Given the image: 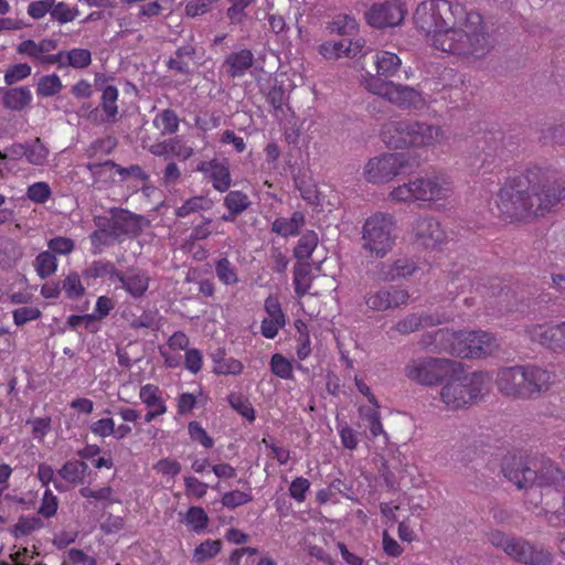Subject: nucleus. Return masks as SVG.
Masks as SVG:
<instances>
[{
    "label": "nucleus",
    "instance_id": "f257e3e1",
    "mask_svg": "<svg viewBox=\"0 0 565 565\" xmlns=\"http://www.w3.org/2000/svg\"><path fill=\"white\" fill-rule=\"evenodd\" d=\"M413 20L416 30L444 53L480 58L491 46L482 15L457 0H424L417 4Z\"/></svg>",
    "mask_w": 565,
    "mask_h": 565
},
{
    "label": "nucleus",
    "instance_id": "f03ea898",
    "mask_svg": "<svg viewBox=\"0 0 565 565\" xmlns=\"http://www.w3.org/2000/svg\"><path fill=\"white\" fill-rule=\"evenodd\" d=\"M565 198V188L548 170L532 167L510 178L497 194L499 215L504 221H527L543 216Z\"/></svg>",
    "mask_w": 565,
    "mask_h": 565
},
{
    "label": "nucleus",
    "instance_id": "7ed1b4c3",
    "mask_svg": "<svg viewBox=\"0 0 565 565\" xmlns=\"http://www.w3.org/2000/svg\"><path fill=\"white\" fill-rule=\"evenodd\" d=\"M502 473L519 489L525 490L526 509L541 507L548 523L558 526L565 522V472L552 460L542 462L539 470L530 468L521 456L509 455L503 459Z\"/></svg>",
    "mask_w": 565,
    "mask_h": 565
},
{
    "label": "nucleus",
    "instance_id": "20e7f679",
    "mask_svg": "<svg viewBox=\"0 0 565 565\" xmlns=\"http://www.w3.org/2000/svg\"><path fill=\"white\" fill-rule=\"evenodd\" d=\"M380 136L391 149H434L448 141L443 127L407 118L384 124Z\"/></svg>",
    "mask_w": 565,
    "mask_h": 565
},
{
    "label": "nucleus",
    "instance_id": "39448f33",
    "mask_svg": "<svg viewBox=\"0 0 565 565\" xmlns=\"http://www.w3.org/2000/svg\"><path fill=\"white\" fill-rule=\"evenodd\" d=\"M423 343L425 345L434 343L436 348L462 359L486 356L499 348L495 337L489 332L454 331L450 329H439L425 334Z\"/></svg>",
    "mask_w": 565,
    "mask_h": 565
},
{
    "label": "nucleus",
    "instance_id": "423d86ee",
    "mask_svg": "<svg viewBox=\"0 0 565 565\" xmlns=\"http://www.w3.org/2000/svg\"><path fill=\"white\" fill-rule=\"evenodd\" d=\"M451 182L444 173L416 177L399 184L390 192L388 199L395 203L423 205L446 200L451 193Z\"/></svg>",
    "mask_w": 565,
    "mask_h": 565
},
{
    "label": "nucleus",
    "instance_id": "0eeeda50",
    "mask_svg": "<svg viewBox=\"0 0 565 565\" xmlns=\"http://www.w3.org/2000/svg\"><path fill=\"white\" fill-rule=\"evenodd\" d=\"M446 381L439 392L440 401L447 409L457 411L477 403L490 377L484 372L463 374L462 371Z\"/></svg>",
    "mask_w": 565,
    "mask_h": 565
},
{
    "label": "nucleus",
    "instance_id": "6e6552de",
    "mask_svg": "<svg viewBox=\"0 0 565 565\" xmlns=\"http://www.w3.org/2000/svg\"><path fill=\"white\" fill-rule=\"evenodd\" d=\"M396 227L397 222L393 214L373 213L362 225V248L371 256L384 258L395 246Z\"/></svg>",
    "mask_w": 565,
    "mask_h": 565
},
{
    "label": "nucleus",
    "instance_id": "1a4fd4ad",
    "mask_svg": "<svg viewBox=\"0 0 565 565\" xmlns=\"http://www.w3.org/2000/svg\"><path fill=\"white\" fill-rule=\"evenodd\" d=\"M489 541L516 563L523 565H552L553 563L554 557L550 550L522 537L509 536L494 530L489 533Z\"/></svg>",
    "mask_w": 565,
    "mask_h": 565
},
{
    "label": "nucleus",
    "instance_id": "9d476101",
    "mask_svg": "<svg viewBox=\"0 0 565 565\" xmlns=\"http://www.w3.org/2000/svg\"><path fill=\"white\" fill-rule=\"evenodd\" d=\"M461 372V362L434 356L413 359L405 366L406 376L425 386L437 385Z\"/></svg>",
    "mask_w": 565,
    "mask_h": 565
},
{
    "label": "nucleus",
    "instance_id": "9b49d317",
    "mask_svg": "<svg viewBox=\"0 0 565 565\" xmlns=\"http://www.w3.org/2000/svg\"><path fill=\"white\" fill-rule=\"evenodd\" d=\"M364 86L370 93L385 98L401 109L422 110L426 106L423 94L407 85L394 84L376 76H370L365 78Z\"/></svg>",
    "mask_w": 565,
    "mask_h": 565
},
{
    "label": "nucleus",
    "instance_id": "f8f14e48",
    "mask_svg": "<svg viewBox=\"0 0 565 565\" xmlns=\"http://www.w3.org/2000/svg\"><path fill=\"white\" fill-rule=\"evenodd\" d=\"M409 154L403 152H387L371 158L364 167V177L373 184L388 183L409 168Z\"/></svg>",
    "mask_w": 565,
    "mask_h": 565
},
{
    "label": "nucleus",
    "instance_id": "ddd939ff",
    "mask_svg": "<svg viewBox=\"0 0 565 565\" xmlns=\"http://www.w3.org/2000/svg\"><path fill=\"white\" fill-rule=\"evenodd\" d=\"M524 332L531 342L540 344L553 353L565 354V320L534 323L527 326Z\"/></svg>",
    "mask_w": 565,
    "mask_h": 565
},
{
    "label": "nucleus",
    "instance_id": "4468645a",
    "mask_svg": "<svg viewBox=\"0 0 565 565\" xmlns=\"http://www.w3.org/2000/svg\"><path fill=\"white\" fill-rule=\"evenodd\" d=\"M407 9L402 0H390L383 3L373 4L366 12V22L374 28L383 29L401 24Z\"/></svg>",
    "mask_w": 565,
    "mask_h": 565
},
{
    "label": "nucleus",
    "instance_id": "2eb2a0df",
    "mask_svg": "<svg viewBox=\"0 0 565 565\" xmlns=\"http://www.w3.org/2000/svg\"><path fill=\"white\" fill-rule=\"evenodd\" d=\"M409 294L406 289L397 286H383L370 290L364 296L366 307L373 311H386L399 308L408 302Z\"/></svg>",
    "mask_w": 565,
    "mask_h": 565
},
{
    "label": "nucleus",
    "instance_id": "dca6fc26",
    "mask_svg": "<svg viewBox=\"0 0 565 565\" xmlns=\"http://www.w3.org/2000/svg\"><path fill=\"white\" fill-rule=\"evenodd\" d=\"M415 241L425 248H438L447 242V233L433 216H419L413 224Z\"/></svg>",
    "mask_w": 565,
    "mask_h": 565
},
{
    "label": "nucleus",
    "instance_id": "f3484780",
    "mask_svg": "<svg viewBox=\"0 0 565 565\" xmlns=\"http://www.w3.org/2000/svg\"><path fill=\"white\" fill-rule=\"evenodd\" d=\"M196 170L201 172L217 192H227L232 185V175L226 160L211 159L201 161Z\"/></svg>",
    "mask_w": 565,
    "mask_h": 565
},
{
    "label": "nucleus",
    "instance_id": "a211bd4d",
    "mask_svg": "<svg viewBox=\"0 0 565 565\" xmlns=\"http://www.w3.org/2000/svg\"><path fill=\"white\" fill-rule=\"evenodd\" d=\"M498 390L505 396L526 398L523 366L502 367L497 374Z\"/></svg>",
    "mask_w": 565,
    "mask_h": 565
},
{
    "label": "nucleus",
    "instance_id": "6ab92c4d",
    "mask_svg": "<svg viewBox=\"0 0 565 565\" xmlns=\"http://www.w3.org/2000/svg\"><path fill=\"white\" fill-rule=\"evenodd\" d=\"M452 313H409L403 319H399L393 327V330L401 334H409L424 327L438 326L449 322L452 319Z\"/></svg>",
    "mask_w": 565,
    "mask_h": 565
},
{
    "label": "nucleus",
    "instance_id": "aec40b11",
    "mask_svg": "<svg viewBox=\"0 0 565 565\" xmlns=\"http://www.w3.org/2000/svg\"><path fill=\"white\" fill-rule=\"evenodd\" d=\"M139 398L148 409L145 414V423H151L168 412L163 393L156 384L148 383L140 386Z\"/></svg>",
    "mask_w": 565,
    "mask_h": 565
},
{
    "label": "nucleus",
    "instance_id": "412c9836",
    "mask_svg": "<svg viewBox=\"0 0 565 565\" xmlns=\"http://www.w3.org/2000/svg\"><path fill=\"white\" fill-rule=\"evenodd\" d=\"M364 44L363 39L327 41L318 46V52L326 60L353 58L362 53Z\"/></svg>",
    "mask_w": 565,
    "mask_h": 565
},
{
    "label": "nucleus",
    "instance_id": "4be33fe9",
    "mask_svg": "<svg viewBox=\"0 0 565 565\" xmlns=\"http://www.w3.org/2000/svg\"><path fill=\"white\" fill-rule=\"evenodd\" d=\"M116 281L120 282V288L130 297L139 299L145 296L149 288L150 276L143 269L131 267L125 273L119 271Z\"/></svg>",
    "mask_w": 565,
    "mask_h": 565
},
{
    "label": "nucleus",
    "instance_id": "5701e85b",
    "mask_svg": "<svg viewBox=\"0 0 565 565\" xmlns=\"http://www.w3.org/2000/svg\"><path fill=\"white\" fill-rule=\"evenodd\" d=\"M525 381L526 397L545 392L554 381L555 374L537 365H522Z\"/></svg>",
    "mask_w": 565,
    "mask_h": 565
},
{
    "label": "nucleus",
    "instance_id": "b1692460",
    "mask_svg": "<svg viewBox=\"0 0 565 565\" xmlns=\"http://www.w3.org/2000/svg\"><path fill=\"white\" fill-rule=\"evenodd\" d=\"M140 231V217L127 210L119 209L111 212L108 222V234L115 237L136 235Z\"/></svg>",
    "mask_w": 565,
    "mask_h": 565
},
{
    "label": "nucleus",
    "instance_id": "393cba45",
    "mask_svg": "<svg viewBox=\"0 0 565 565\" xmlns=\"http://www.w3.org/2000/svg\"><path fill=\"white\" fill-rule=\"evenodd\" d=\"M223 205L226 207L228 213L223 214L221 216V220L225 222H234L239 214H242L249 207L250 200L245 192L234 190L228 191L227 194L224 196Z\"/></svg>",
    "mask_w": 565,
    "mask_h": 565
},
{
    "label": "nucleus",
    "instance_id": "a878e982",
    "mask_svg": "<svg viewBox=\"0 0 565 565\" xmlns=\"http://www.w3.org/2000/svg\"><path fill=\"white\" fill-rule=\"evenodd\" d=\"M253 52L248 49H242L227 55L224 65L227 67L230 77L235 78L243 76L253 66Z\"/></svg>",
    "mask_w": 565,
    "mask_h": 565
},
{
    "label": "nucleus",
    "instance_id": "bb28decb",
    "mask_svg": "<svg viewBox=\"0 0 565 565\" xmlns=\"http://www.w3.org/2000/svg\"><path fill=\"white\" fill-rule=\"evenodd\" d=\"M380 403L375 405H361L358 408V413L360 418L366 424L370 429L371 436L376 438L379 436H383L385 440L388 439V434L385 431L382 420H381V412H380Z\"/></svg>",
    "mask_w": 565,
    "mask_h": 565
},
{
    "label": "nucleus",
    "instance_id": "cd10ccee",
    "mask_svg": "<svg viewBox=\"0 0 565 565\" xmlns=\"http://www.w3.org/2000/svg\"><path fill=\"white\" fill-rule=\"evenodd\" d=\"M223 234L224 231L220 228V222L211 217H203L202 221L194 225L190 235L188 236L184 248L192 250L196 242L207 239L212 234Z\"/></svg>",
    "mask_w": 565,
    "mask_h": 565
},
{
    "label": "nucleus",
    "instance_id": "c85d7f7f",
    "mask_svg": "<svg viewBox=\"0 0 565 565\" xmlns=\"http://www.w3.org/2000/svg\"><path fill=\"white\" fill-rule=\"evenodd\" d=\"M57 42L53 39H43L40 42H35L33 40H25L17 46V52L19 54L26 55L33 58L40 64L42 57L46 55L44 53L55 50Z\"/></svg>",
    "mask_w": 565,
    "mask_h": 565
},
{
    "label": "nucleus",
    "instance_id": "c756f323",
    "mask_svg": "<svg viewBox=\"0 0 565 565\" xmlns=\"http://www.w3.org/2000/svg\"><path fill=\"white\" fill-rule=\"evenodd\" d=\"M305 222V214L295 211L290 217H277L271 224V231L282 237L296 236Z\"/></svg>",
    "mask_w": 565,
    "mask_h": 565
},
{
    "label": "nucleus",
    "instance_id": "7c9ffc66",
    "mask_svg": "<svg viewBox=\"0 0 565 565\" xmlns=\"http://www.w3.org/2000/svg\"><path fill=\"white\" fill-rule=\"evenodd\" d=\"M2 90V104L7 109L21 111L32 102V93L29 87L21 86Z\"/></svg>",
    "mask_w": 565,
    "mask_h": 565
},
{
    "label": "nucleus",
    "instance_id": "2f4dec72",
    "mask_svg": "<svg viewBox=\"0 0 565 565\" xmlns=\"http://www.w3.org/2000/svg\"><path fill=\"white\" fill-rule=\"evenodd\" d=\"M88 466L83 460H67L57 471L58 476L68 483L82 484Z\"/></svg>",
    "mask_w": 565,
    "mask_h": 565
},
{
    "label": "nucleus",
    "instance_id": "473e14b6",
    "mask_svg": "<svg viewBox=\"0 0 565 565\" xmlns=\"http://www.w3.org/2000/svg\"><path fill=\"white\" fill-rule=\"evenodd\" d=\"M374 63L377 75L392 77L398 72L402 62L397 54L380 51L375 55Z\"/></svg>",
    "mask_w": 565,
    "mask_h": 565
},
{
    "label": "nucleus",
    "instance_id": "72a5a7b5",
    "mask_svg": "<svg viewBox=\"0 0 565 565\" xmlns=\"http://www.w3.org/2000/svg\"><path fill=\"white\" fill-rule=\"evenodd\" d=\"M181 522H183L190 531L194 533H202L206 530L209 524V515L201 507H190L185 513L180 514Z\"/></svg>",
    "mask_w": 565,
    "mask_h": 565
},
{
    "label": "nucleus",
    "instance_id": "f704fd0d",
    "mask_svg": "<svg viewBox=\"0 0 565 565\" xmlns=\"http://www.w3.org/2000/svg\"><path fill=\"white\" fill-rule=\"evenodd\" d=\"M213 202L205 195H194L186 199L180 206L174 210V215L179 218H185L191 214L207 211L212 207Z\"/></svg>",
    "mask_w": 565,
    "mask_h": 565
},
{
    "label": "nucleus",
    "instance_id": "c9c22d12",
    "mask_svg": "<svg viewBox=\"0 0 565 565\" xmlns=\"http://www.w3.org/2000/svg\"><path fill=\"white\" fill-rule=\"evenodd\" d=\"M319 243L318 234L312 231H306L302 233L294 248V256L299 260H307L312 256V253L317 248Z\"/></svg>",
    "mask_w": 565,
    "mask_h": 565
},
{
    "label": "nucleus",
    "instance_id": "e433bc0d",
    "mask_svg": "<svg viewBox=\"0 0 565 565\" xmlns=\"http://www.w3.org/2000/svg\"><path fill=\"white\" fill-rule=\"evenodd\" d=\"M119 92L116 86L108 85L103 89L99 107L106 115V120L115 122L118 115V100Z\"/></svg>",
    "mask_w": 565,
    "mask_h": 565
},
{
    "label": "nucleus",
    "instance_id": "4c0bfd02",
    "mask_svg": "<svg viewBox=\"0 0 565 565\" xmlns=\"http://www.w3.org/2000/svg\"><path fill=\"white\" fill-rule=\"evenodd\" d=\"M207 395L201 388L193 393H181L177 397V413L180 416L189 415L199 403H205Z\"/></svg>",
    "mask_w": 565,
    "mask_h": 565
},
{
    "label": "nucleus",
    "instance_id": "58836bf2",
    "mask_svg": "<svg viewBox=\"0 0 565 565\" xmlns=\"http://www.w3.org/2000/svg\"><path fill=\"white\" fill-rule=\"evenodd\" d=\"M214 367L213 372L216 375H241L244 370V364L233 356L226 358L224 353L216 355L213 359Z\"/></svg>",
    "mask_w": 565,
    "mask_h": 565
},
{
    "label": "nucleus",
    "instance_id": "ea45409f",
    "mask_svg": "<svg viewBox=\"0 0 565 565\" xmlns=\"http://www.w3.org/2000/svg\"><path fill=\"white\" fill-rule=\"evenodd\" d=\"M152 122L162 135H172L179 130L180 119L174 110L163 109L154 116Z\"/></svg>",
    "mask_w": 565,
    "mask_h": 565
},
{
    "label": "nucleus",
    "instance_id": "a19ab883",
    "mask_svg": "<svg viewBox=\"0 0 565 565\" xmlns=\"http://www.w3.org/2000/svg\"><path fill=\"white\" fill-rule=\"evenodd\" d=\"M25 159L32 166H44L47 162L50 150L40 138L25 142Z\"/></svg>",
    "mask_w": 565,
    "mask_h": 565
},
{
    "label": "nucleus",
    "instance_id": "79ce46f5",
    "mask_svg": "<svg viewBox=\"0 0 565 565\" xmlns=\"http://www.w3.org/2000/svg\"><path fill=\"white\" fill-rule=\"evenodd\" d=\"M221 540L207 539L201 542L193 551V562L202 564L217 556L222 551Z\"/></svg>",
    "mask_w": 565,
    "mask_h": 565
},
{
    "label": "nucleus",
    "instance_id": "37998d69",
    "mask_svg": "<svg viewBox=\"0 0 565 565\" xmlns=\"http://www.w3.org/2000/svg\"><path fill=\"white\" fill-rule=\"evenodd\" d=\"M194 55H195V49L193 45L186 44V45L180 46L174 52V57H171L168 61L167 66L170 70L177 71L180 74L186 75V74H189L190 68H189V63L186 61H184V58L191 60Z\"/></svg>",
    "mask_w": 565,
    "mask_h": 565
},
{
    "label": "nucleus",
    "instance_id": "c03bdc74",
    "mask_svg": "<svg viewBox=\"0 0 565 565\" xmlns=\"http://www.w3.org/2000/svg\"><path fill=\"white\" fill-rule=\"evenodd\" d=\"M33 265L39 277L45 279L56 273L58 262L50 250H44L35 257Z\"/></svg>",
    "mask_w": 565,
    "mask_h": 565
},
{
    "label": "nucleus",
    "instance_id": "a18cd8bd",
    "mask_svg": "<svg viewBox=\"0 0 565 565\" xmlns=\"http://www.w3.org/2000/svg\"><path fill=\"white\" fill-rule=\"evenodd\" d=\"M119 270L109 260H94L86 269L85 275L88 278L109 277L111 282H116Z\"/></svg>",
    "mask_w": 565,
    "mask_h": 565
},
{
    "label": "nucleus",
    "instance_id": "49530a36",
    "mask_svg": "<svg viewBox=\"0 0 565 565\" xmlns=\"http://www.w3.org/2000/svg\"><path fill=\"white\" fill-rule=\"evenodd\" d=\"M79 14L76 7H71L68 3L61 1L56 2L53 0V7L51 9V20L58 24H66L74 21Z\"/></svg>",
    "mask_w": 565,
    "mask_h": 565
},
{
    "label": "nucleus",
    "instance_id": "de8ad7c7",
    "mask_svg": "<svg viewBox=\"0 0 565 565\" xmlns=\"http://www.w3.org/2000/svg\"><path fill=\"white\" fill-rule=\"evenodd\" d=\"M270 372L281 380H294V366L281 353H274L269 361Z\"/></svg>",
    "mask_w": 565,
    "mask_h": 565
},
{
    "label": "nucleus",
    "instance_id": "09e8293b",
    "mask_svg": "<svg viewBox=\"0 0 565 565\" xmlns=\"http://www.w3.org/2000/svg\"><path fill=\"white\" fill-rule=\"evenodd\" d=\"M468 287L470 289L475 287L470 275H467L463 271L450 273V279L447 281L446 288L448 294L451 296V300H454L460 292H463Z\"/></svg>",
    "mask_w": 565,
    "mask_h": 565
},
{
    "label": "nucleus",
    "instance_id": "8fccbe9b",
    "mask_svg": "<svg viewBox=\"0 0 565 565\" xmlns=\"http://www.w3.org/2000/svg\"><path fill=\"white\" fill-rule=\"evenodd\" d=\"M44 526L43 521L38 516L22 515L13 525L12 533L15 537H23L39 531Z\"/></svg>",
    "mask_w": 565,
    "mask_h": 565
},
{
    "label": "nucleus",
    "instance_id": "3c124183",
    "mask_svg": "<svg viewBox=\"0 0 565 565\" xmlns=\"http://www.w3.org/2000/svg\"><path fill=\"white\" fill-rule=\"evenodd\" d=\"M63 88L58 75L50 74L42 76L36 85V95L40 97H52L57 95Z\"/></svg>",
    "mask_w": 565,
    "mask_h": 565
},
{
    "label": "nucleus",
    "instance_id": "603ef678",
    "mask_svg": "<svg viewBox=\"0 0 565 565\" xmlns=\"http://www.w3.org/2000/svg\"><path fill=\"white\" fill-rule=\"evenodd\" d=\"M215 273L218 280L226 286L235 285L239 280L235 266L227 257H222L216 260Z\"/></svg>",
    "mask_w": 565,
    "mask_h": 565
},
{
    "label": "nucleus",
    "instance_id": "864d4df0",
    "mask_svg": "<svg viewBox=\"0 0 565 565\" xmlns=\"http://www.w3.org/2000/svg\"><path fill=\"white\" fill-rule=\"evenodd\" d=\"M358 25L354 17L344 13L335 15L332 21L328 23L327 29L330 33L345 35L356 30Z\"/></svg>",
    "mask_w": 565,
    "mask_h": 565
},
{
    "label": "nucleus",
    "instance_id": "5fc2aeb1",
    "mask_svg": "<svg viewBox=\"0 0 565 565\" xmlns=\"http://www.w3.org/2000/svg\"><path fill=\"white\" fill-rule=\"evenodd\" d=\"M66 67L87 68L92 64V52L87 49L74 47L66 51Z\"/></svg>",
    "mask_w": 565,
    "mask_h": 565
},
{
    "label": "nucleus",
    "instance_id": "6e6d98bb",
    "mask_svg": "<svg viewBox=\"0 0 565 565\" xmlns=\"http://www.w3.org/2000/svg\"><path fill=\"white\" fill-rule=\"evenodd\" d=\"M117 146V139L113 136L96 139L86 149V156L90 159L100 156H107L114 151Z\"/></svg>",
    "mask_w": 565,
    "mask_h": 565
},
{
    "label": "nucleus",
    "instance_id": "4d7b16f0",
    "mask_svg": "<svg viewBox=\"0 0 565 565\" xmlns=\"http://www.w3.org/2000/svg\"><path fill=\"white\" fill-rule=\"evenodd\" d=\"M117 167L111 160H107L104 162H88L86 164V169L90 172L93 182L95 184L99 182H105L113 177V171Z\"/></svg>",
    "mask_w": 565,
    "mask_h": 565
},
{
    "label": "nucleus",
    "instance_id": "13d9d810",
    "mask_svg": "<svg viewBox=\"0 0 565 565\" xmlns=\"http://www.w3.org/2000/svg\"><path fill=\"white\" fill-rule=\"evenodd\" d=\"M107 415H111L109 409H105L104 412ZM89 431L97 438L105 439L107 437H113L115 433V420L111 416L103 417L97 420H94L89 425Z\"/></svg>",
    "mask_w": 565,
    "mask_h": 565
},
{
    "label": "nucleus",
    "instance_id": "bf43d9fd",
    "mask_svg": "<svg viewBox=\"0 0 565 565\" xmlns=\"http://www.w3.org/2000/svg\"><path fill=\"white\" fill-rule=\"evenodd\" d=\"M62 289L66 297L72 300L82 298L85 295V287L77 273H70L62 282Z\"/></svg>",
    "mask_w": 565,
    "mask_h": 565
},
{
    "label": "nucleus",
    "instance_id": "052dcab7",
    "mask_svg": "<svg viewBox=\"0 0 565 565\" xmlns=\"http://www.w3.org/2000/svg\"><path fill=\"white\" fill-rule=\"evenodd\" d=\"M228 404L235 409L242 417L248 422L255 420V409L249 401L239 393H231L227 397Z\"/></svg>",
    "mask_w": 565,
    "mask_h": 565
},
{
    "label": "nucleus",
    "instance_id": "680f3d73",
    "mask_svg": "<svg viewBox=\"0 0 565 565\" xmlns=\"http://www.w3.org/2000/svg\"><path fill=\"white\" fill-rule=\"evenodd\" d=\"M52 196V190L49 183L39 181L30 184L26 189V198L36 203L44 204Z\"/></svg>",
    "mask_w": 565,
    "mask_h": 565
},
{
    "label": "nucleus",
    "instance_id": "e2e57ef3",
    "mask_svg": "<svg viewBox=\"0 0 565 565\" xmlns=\"http://www.w3.org/2000/svg\"><path fill=\"white\" fill-rule=\"evenodd\" d=\"M253 501L250 491L232 490L222 495L221 503L227 509H236Z\"/></svg>",
    "mask_w": 565,
    "mask_h": 565
},
{
    "label": "nucleus",
    "instance_id": "0e129e2a",
    "mask_svg": "<svg viewBox=\"0 0 565 565\" xmlns=\"http://www.w3.org/2000/svg\"><path fill=\"white\" fill-rule=\"evenodd\" d=\"M231 7L226 11V15L232 24H243L247 18L246 9L252 4L253 0H228Z\"/></svg>",
    "mask_w": 565,
    "mask_h": 565
},
{
    "label": "nucleus",
    "instance_id": "69168bd1",
    "mask_svg": "<svg viewBox=\"0 0 565 565\" xmlns=\"http://www.w3.org/2000/svg\"><path fill=\"white\" fill-rule=\"evenodd\" d=\"M188 433L192 441L200 444L204 448L210 449L214 446L213 438L199 422H190L188 425Z\"/></svg>",
    "mask_w": 565,
    "mask_h": 565
},
{
    "label": "nucleus",
    "instance_id": "338daca9",
    "mask_svg": "<svg viewBox=\"0 0 565 565\" xmlns=\"http://www.w3.org/2000/svg\"><path fill=\"white\" fill-rule=\"evenodd\" d=\"M49 250L56 257V255L67 256L73 253L75 243L72 238L65 236H56L47 242Z\"/></svg>",
    "mask_w": 565,
    "mask_h": 565
},
{
    "label": "nucleus",
    "instance_id": "774afa93",
    "mask_svg": "<svg viewBox=\"0 0 565 565\" xmlns=\"http://www.w3.org/2000/svg\"><path fill=\"white\" fill-rule=\"evenodd\" d=\"M58 509V499L51 489H45L38 513L45 519L53 518Z\"/></svg>",
    "mask_w": 565,
    "mask_h": 565
}]
</instances>
